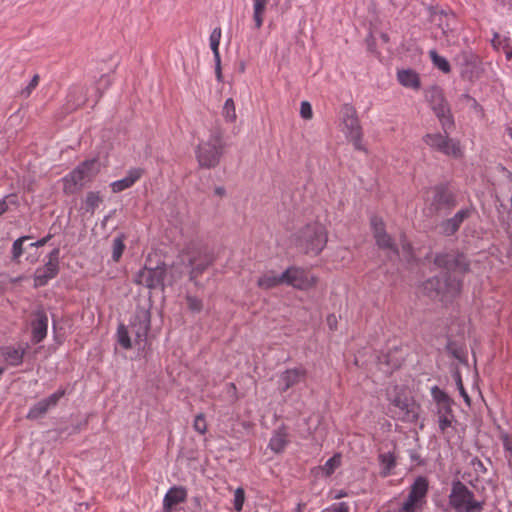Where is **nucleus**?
Returning a JSON list of instances; mask_svg holds the SVG:
<instances>
[{"label": "nucleus", "instance_id": "nucleus-47", "mask_svg": "<svg viewBox=\"0 0 512 512\" xmlns=\"http://www.w3.org/2000/svg\"><path fill=\"white\" fill-rule=\"evenodd\" d=\"M188 307L195 312H199L202 309V302L196 297H187Z\"/></svg>", "mask_w": 512, "mask_h": 512}, {"label": "nucleus", "instance_id": "nucleus-8", "mask_svg": "<svg viewBox=\"0 0 512 512\" xmlns=\"http://www.w3.org/2000/svg\"><path fill=\"white\" fill-rule=\"evenodd\" d=\"M148 262L149 260H147L145 266L136 273L134 282L148 289L163 288L166 277L165 265L161 264L156 267H151Z\"/></svg>", "mask_w": 512, "mask_h": 512}, {"label": "nucleus", "instance_id": "nucleus-44", "mask_svg": "<svg viewBox=\"0 0 512 512\" xmlns=\"http://www.w3.org/2000/svg\"><path fill=\"white\" fill-rule=\"evenodd\" d=\"M193 427L200 434H205L206 433V431H207V423H206L205 417H204V415L202 413L198 414L195 417L194 422H193Z\"/></svg>", "mask_w": 512, "mask_h": 512}, {"label": "nucleus", "instance_id": "nucleus-51", "mask_svg": "<svg viewBox=\"0 0 512 512\" xmlns=\"http://www.w3.org/2000/svg\"><path fill=\"white\" fill-rule=\"evenodd\" d=\"M366 44H367V47H368V50L372 53H377V50L375 49V38L373 37L372 34H370L367 38H366Z\"/></svg>", "mask_w": 512, "mask_h": 512}, {"label": "nucleus", "instance_id": "nucleus-12", "mask_svg": "<svg viewBox=\"0 0 512 512\" xmlns=\"http://www.w3.org/2000/svg\"><path fill=\"white\" fill-rule=\"evenodd\" d=\"M59 249H53L49 254V259L43 267L38 268L34 274V285L36 287L44 286L54 278L58 273Z\"/></svg>", "mask_w": 512, "mask_h": 512}, {"label": "nucleus", "instance_id": "nucleus-38", "mask_svg": "<svg viewBox=\"0 0 512 512\" xmlns=\"http://www.w3.org/2000/svg\"><path fill=\"white\" fill-rule=\"evenodd\" d=\"M117 340H118V343L124 349H130L132 347L131 339H130L128 331L124 325H120L118 327Z\"/></svg>", "mask_w": 512, "mask_h": 512}, {"label": "nucleus", "instance_id": "nucleus-45", "mask_svg": "<svg viewBox=\"0 0 512 512\" xmlns=\"http://www.w3.org/2000/svg\"><path fill=\"white\" fill-rule=\"evenodd\" d=\"M245 500L244 490L237 488L234 493V508L237 511H241Z\"/></svg>", "mask_w": 512, "mask_h": 512}, {"label": "nucleus", "instance_id": "nucleus-61", "mask_svg": "<svg viewBox=\"0 0 512 512\" xmlns=\"http://www.w3.org/2000/svg\"><path fill=\"white\" fill-rule=\"evenodd\" d=\"M381 39L384 43H386L388 41L387 34H381Z\"/></svg>", "mask_w": 512, "mask_h": 512}, {"label": "nucleus", "instance_id": "nucleus-36", "mask_svg": "<svg viewBox=\"0 0 512 512\" xmlns=\"http://www.w3.org/2000/svg\"><path fill=\"white\" fill-rule=\"evenodd\" d=\"M429 54H430V57H431V60H432L433 64L438 69H440L444 73H448L450 71V65H449L448 61L444 57L439 56L436 53L435 50H431L429 52Z\"/></svg>", "mask_w": 512, "mask_h": 512}, {"label": "nucleus", "instance_id": "nucleus-40", "mask_svg": "<svg viewBox=\"0 0 512 512\" xmlns=\"http://www.w3.org/2000/svg\"><path fill=\"white\" fill-rule=\"evenodd\" d=\"M29 239L28 236L18 238L12 245V260L18 262L20 256L23 254V242Z\"/></svg>", "mask_w": 512, "mask_h": 512}, {"label": "nucleus", "instance_id": "nucleus-11", "mask_svg": "<svg viewBox=\"0 0 512 512\" xmlns=\"http://www.w3.org/2000/svg\"><path fill=\"white\" fill-rule=\"evenodd\" d=\"M423 141L431 149L441 152L447 156H461L459 143L440 133H428L423 137Z\"/></svg>", "mask_w": 512, "mask_h": 512}, {"label": "nucleus", "instance_id": "nucleus-56", "mask_svg": "<svg viewBox=\"0 0 512 512\" xmlns=\"http://www.w3.org/2000/svg\"><path fill=\"white\" fill-rule=\"evenodd\" d=\"M492 45L495 48H498V44H500V34H494L493 39L491 40Z\"/></svg>", "mask_w": 512, "mask_h": 512}, {"label": "nucleus", "instance_id": "nucleus-14", "mask_svg": "<svg viewBox=\"0 0 512 512\" xmlns=\"http://www.w3.org/2000/svg\"><path fill=\"white\" fill-rule=\"evenodd\" d=\"M435 264L455 273H463L468 268L466 257L462 254L444 253L435 257Z\"/></svg>", "mask_w": 512, "mask_h": 512}, {"label": "nucleus", "instance_id": "nucleus-28", "mask_svg": "<svg viewBox=\"0 0 512 512\" xmlns=\"http://www.w3.org/2000/svg\"><path fill=\"white\" fill-rule=\"evenodd\" d=\"M342 463V455L340 453H336L334 456L329 458L324 465L316 467L315 474L317 476L321 475L324 477L331 476L336 469H338L341 466Z\"/></svg>", "mask_w": 512, "mask_h": 512}, {"label": "nucleus", "instance_id": "nucleus-24", "mask_svg": "<svg viewBox=\"0 0 512 512\" xmlns=\"http://www.w3.org/2000/svg\"><path fill=\"white\" fill-rule=\"evenodd\" d=\"M284 284L283 272L278 274L273 270L264 272L257 280V286L263 290H269Z\"/></svg>", "mask_w": 512, "mask_h": 512}, {"label": "nucleus", "instance_id": "nucleus-46", "mask_svg": "<svg viewBox=\"0 0 512 512\" xmlns=\"http://www.w3.org/2000/svg\"><path fill=\"white\" fill-rule=\"evenodd\" d=\"M300 115L304 119H311L313 116L312 106L308 101L301 102Z\"/></svg>", "mask_w": 512, "mask_h": 512}, {"label": "nucleus", "instance_id": "nucleus-60", "mask_svg": "<svg viewBox=\"0 0 512 512\" xmlns=\"http://www.w3.org/2000/svg\"><path fill=\"white\" fill-rule=\"evenodd\" d=\"M431 285H432L431 280H428L425 284V290L429 293V295H431Z\"/></svg>", "mask_w": 512, "mask_h": 512}, {"label": "nucleus", "instance_id": "nucleus-50", "mask_svg": "<svg viewBox=\"0 0 512 512\" xmlns=\"http://www.w3.org/2000/svg\"><path fill=\"white\" fill-rule=\"evenodd\" d=\"M215 61V74L218 82H222V69H221V59L214 60Z\"/></svg>", "mask_w": 512, "mask_h": 512}, {"label": "nucleus", "instance_id": "nucleus-5", "mask_svg": "<svg viewBox=\"0 0 512 512\" xmlns=\"http://www.w3.org/2000/svg\"><path fill=\"white\" fill-rule=\"evenodd\" d=\"M98 171L99 168L95 159L84 161L63 178L64 191L66 193L76 192L86 182L90 181Z\"/></svg>", "mask_w": 512, "mask_h": 512}, {"label": "nucleus", "instance_id": "nucleus-20", "mask_svg": "<svg viewBox=\"0 0 512 512\" xmlns=\"http://www.w3.org/2000/svg\"><path fill=\"white\" fill-rule=\"evenodd\" d=\"M187 490L181 486L170 488L163 499V512H172L175 506L185 502Z\"/></svg>", "mask_w": 512, "mask_h": 512}, {"label": "nucleus", "instance_id": "nucleus-52", "mask_svg": "<svg viewBox=\"0 0 512 512\" xmlns=\"http://www.w3.org/2000/svg\"><path fill=\"white\" fill-rule=\"evenodd\" d=\"M503 446L506 451H509L512 455V441L508 437V435L504 434L502 436Z\"/></svg>", "mask_w": 512, "mask_h": 512}, {"label": "nucleus", "instance_id": "nucleus-10", "mask_svg": "<svg viewBox=\"0 0 512 512\" xmlns=\"http://www.w3.org/2000/svg\"><path fill=\"white\" fill-rule=\"evenodd\" d=\"M284 284L292 286L298 290H309L317 283V277L309 271L291 266L283 272Z\"/></svg>", "mask_w": 512, "mask_h": 512}, {"label": "nucleus", "instance_id": "nucleus-33", "mask_svg": "<svg viewBox=\"0 0 512 512\" xmlns=\"http://www.w3.org/2000/svg\"><path fill=\"white\" fill-rule=\"evenodd\" d=\"M267 3H268V0H254L253 18L255 21V28H257V29H259L262 24L263 14L265 12Z\"/></svg>", "mask_w": 512, "mask_h": 512}, {"label": "nucleus", "instance_id": "nucleus-4", "mask_svg": "<svg viewBox=\"0 0 512 512\" xmlns=\"http://www.w3.org/2000/svg\"><path fill=\"white\" fill-rule=\"evenodd\" d=\"M182 262L191 268L190 280L195 281L214 262V257L200 246L191 245L183 252Z\"/></svg>", "mask_w": 512, "mask_h": 512}, {"label": "nucleus", "instance_id": "nucleus-6", "mask_svg": "<svg viewBox=\"0 0 512 512\" xmlns=\"http://www.w3.org/2000/svg\"><path fill=\"white\" fill-rule=\"evenodd\" d=\"M450 504L457 512H480L482 503L474 499L472 492L461 482L453 484Z\"/></svg>", "mask_w": 512, "mask_h": 512}, {"label": "nucleus", "instance_id": "nucleus-3", "mask_svg": "<svg viewBox=\"0 0 512 512\" xmlns=\"http://www.w3.org/2000/svg\"><path fill=\"white\" fill-rule=\"evenodd\" d=\"M390 411L394 417L405 421L414 422L420 413L419 405L403 390L395 388L394 394L389 395Z\"/></svg>", "mask_w": 512, "mask_h": 512}, {"label": "nucleus", "instance_id": "nucleus-25", "mask_svg": "<svg viewBox=\"0 0 512 512\" xmlns=\"http://www.w3.org/2000/svg\"><path fill=\"white\" fill-rule=\"evenodd\" d=\"M304 378V371L300 369H289L281 373L278 384L282 391H286Z\"/></svg>", "mask_w": 512, "mask_h": 512}, {"label": "nucleus", "instance_id": "nucleus-54", "mask_svg": "<svg viewBox=\"0 0 512 512\" xmlns=\"http://www.w3.org/2000/svg\"><path fill=\"white\" fill-rule=\"evenodd\" d=\"M433 394H434V398L437 400V405L440 404V400L442 398V395L443 396H447L444 392L438 390V389H435L433 391Z\"/></svg>", "mask_w": 512, "mask_h": 512}, {"label": "nucleus", "instance_id": "nucleus-37", "mask_svg": "<svg viewBox=\"0 0 512 512\" xmlns=\"http://www.w3.org/2000/svg\"><path fill=\"white\" fill-rule=\"evenodd\" d=\"M125 248L124 237L117 236L113 239L112 243V258L114 261H118L123 254Z\"/></svg>", "mask_w": 512, "mask_h": 512}, {"label": "nucleus", "instance_id": "nucleus-35", "mask_svg": "<svg viewBox=\"0 0 512 512\" xmlns=\"http://www.w3.org/2000/svg\"><path fill=\"white\" fill-rule=\"evenodd\" d=\"M222 115L224 119L229 123H233L236 120L237 114L235 104L232 98H228L225 101L222 109Z\"/></svg>", "mask_w": 512, "mask_h": 512}, {"label": "nucleus", "instance_id": "nucleus-31", "mask_svg": "<svg viewBox=\"0 0 512 512\" xmlns=\"http://www.w3.org/2000/svg\"><path fill=\"white\" fill-rule=\"evenodd\" d=\"M68 103L72 107L76 108L83 105L86 102L85 89L82 86H73L70 88L68 96Z\"/></svg>", "mask_w": 512, "mask_h": 512}, {"label": "nucleus", "instance_id": "nucleus-2", "mask_svg": "<svg viewBox=\"0 0 512 512\" xmlns=\"http://www.w3.org/2000/svg\"><path fill=\"white\" fill-rule=\"evenodd\" d=\"M327 231L320 223H313L302 228L296 236V246L305 254L316 256L327 244Z\"/></svg>", "mask_w": 512, "mask_h": 512}, {"label": "nucleus", "instance_id": "nucleus-9", "mask_svg": "<svg viewBox=\"0 0 512 512\" xmlns=\"http://www.w3.org/2000/svg\"><path fill=\"white\" fill-rule=\"evenodd\" d=\"M428 481L425 477H418L411 486L409 495L401 507V512H416L426 502Z\"/></svg>", "mask_w": 512, "mask_h": 512}, {"label": "nucleus", "instance_id": "nucleus-23", "mask_svg": "<svg viewBox=\"0 0 512 512\" xmlns=\"http://www.w3.org/2000/svg\"><path fill=\"white\" fill-rule=\"evenodd\" d=\"M396 77L398 82L405 88L417 91L421 87L419 74L413 69H398Z\"/></svg>", "mask_w": 512, "mask_h": 512}, {"label": "nucleus", "instance_id": "nucleus-57", "mask_svg": "<svg viewBox=\"0 0 512 512\" xmlns=\"http://www.w3.org/2000/svg\"><path fill=\"white\" fill-rule=\"evenodd\" d=\"M214 193L220 197L224 196L225 195V189L224 187L220 186V187H216L215 190H214Z\"/></svg>", "mask_w": 512, "mask_h": 512}, {"label": "nucleus", "instance_id": "nucleus-49", "mask_svg": "<svg viewBox=\"0 0 512 512\" xmlns=\"http://www.w3.org/2000/svg\"><path fill=\"white\" fill-rule=\"evenodd\" d=\"M328 512H349V508L345 503L341 502L331 506Z\"/></svg>", "mask_w": 512, "mask_h": 512}, {"label": "nucleus", "instance_id": "nucleus-55", "mask_svg": "<svg viewBox=\"0 0 512 512\" xmlns=\"http://www.w3.org/2000/svg\"><path fill=\"white\" fill-rule=\"evenodd\" d=\"M110 79L107 76H102L99 82V85H102L103 88H107L110 85Z\"/></svg>", "mask_w": 512, "mask_h": 512}, {"label": "nucleus", "instance_id": "nucleus-19", "mask_svg": "<svg viewBox=\"0 0 512 512\" xmlns=\"http://www.w3.org/2000/svg\"><path fill=\"white\" fill-rule=\"evenodd\" d=\"M432 109L439 118L444 130L452 126L453 120L450 115L449 107L440 93H436L433 96Z\"/></svg>", "mask_w": 512, "mask_h": 512}, {"label": "nucleus", "instance_id": "nucleus-58", "mask_svg": "<svg viewBox=\"0 0 512 512\" xmlns=\"http://www.w3.org/2000/svg\"><path fill=\"white\" fill-rule=\"evenodd\" d=\"M327 322L329 326L332 328L333 325L336 323V317L334 315H329L327 318Z\"/></svg>", "mask_w": 512, "mask_h": 512}, {"label": "nucleus", "instance_id": "nucleus-30", "mask_svg": "<svg viewBox=\"0 0 512 512\" xmlns=\"http://www.w3.org/2000/svg\"><path fill=\"white\" fill-rule=\"evenodd\" d=\"M437 283L439 286L437 288V293H442L445 297L454 296L457 293H459L460 289H461V282H460V280H458L456 278H454L450 281L445 280L444 286L441 285L439 280H437Z\"/></svg>", "mask_w": 512, "mask_h": 512}, {"label": "nucleus", "instance_id": "nucleus-13", "mask_svg": "<svg viewBox=\"0 0 512 512\" xmlns=\"http://www.w3.org/2000/svg\"><path fill=\"white\" fill-rule=\"evenodd\" d=\"M132 333L135 335V342L141 344L146 340L150 329V312L146 308H137L131 322Z\"/></svg>", "mask_w": 512, "mask_h": 512}, {"label": "nucleus", "instance_id": "nucleus-39", "mask_svg": "<svg viewBox=\"0 0 512 512\" xmlns=\"http://www.w3.org/2000/svg\"><path fill=\"white\" fill-rule=\"evenodd\" d=\"M455 421L453 414H445L438 416V425L442 433L448 434L449 429H452L453 422Z\"/></svg>", "mask_w": 512, "mask_h": 512}, {"label": "nucleus", "instance_id": "nucleus-42", "mask_svg": "<svg viewBox=\"0 0 512 512\" xmlns=\"http://www.w3.org/2000/svg\"><path fill=\"white\" fill-rule=\"evenodd\" d=\"M438 416L440 415H447V414H453L451 409V400L448 396H443L440 400V404H438V410H437Z\"/></svg>", "mask_w": 512, "mask_h": 512}, {"label": "nucleus", "instance_id": "nucleus-41", "mask_svg": "<svg viewBox=\"0 0 512 512\" xmlns=\"http://www.w3.org/2000/svg\"><path fill=\"white\" fill-rule=\"evenodd\" d=\"M39 80H40V77L38 74H35L32 79L30 80V82L28 83L27 86H25L23 89H21L20 91V97L22 98H28L32 92L35 90V88L38 86L39 84Z\"/></svg>", "mask_w": 512, "mask_h": 512}, {"label": "nucleus", "instance_id": "nucleus-59", "mask_svg": "<svg viewBox=\"0 0 512 512\" xmlns=\"http://www.w3.org/2000/svg\"><path fill=\"white\" fill-rule=\"evenodd\" d=\"M7 209V205L5 201H0V215L4 213Z\"/></svg>", "mask_w": 512, "mask_h": 512}, {"label": "nucleus", "instance_id": "nucleus-1", "mask_svg": "<svg viewBox=\"0 0 512 512\" xmlns=\"http://www.w3.org/2000/svg\"><path fill=\"white\" fill-rule=\"evenodd\" d=\"M225 147L224 130L220 126L213 127L208 139L200 141L196 148L199 165L207 169L216 167L220 163Z\"/></svg>", "mask_w": 512, "mask_h": 512}, {"label": "nucleus", "instance_id": "nucleus-43", "mask_svg": "<svg viewBox=\"0 0 512 512\" xmlns=\"http://www.w3.org/2000/svg\"><path fill=\"white\" fill-rule=\"evenodd\" d=\"M220 37L221 34H211L210 36V48L213 51L214 60L221 59L219 53Z\"/></svg>", "mask_w": 512, "mask_h": 512}, {"label": "nucleus", "instance_id": "nucleus-18", "mask_svg": "<svg viewBox=\"0 0 512 512\" xmlns=\"http://www.w3.org/2000/svg\"><path fill=\"white\" fill-rule=\"evenodd\" d=\"M431 193V205H433L436 210L442 208H452L456 205L455 195L447 187L436 186L432 189Z\"/></svg>", "mask_w": 512, "mask_h": 512}, {"label": "nucleus", "instance_id": "nucleus-48", "mask_svg": "<svg viewBox=\"0 0 512 512\" xmlns=\"http://www.w3.org/2000/svg\"><path fill=\"white\" fill-rule=\"evenodd\" d=\"M457 387H458L460 395L463 397L465 403L467 405H470V403H471L470 398H469V396H468V394H467V392H466V390H465V388L463 386V383H462V380H461L460 377L457 378Z\"/></svg>", "mask_w": 512, "mask_h": 512}, {"label": "nucleus", "instance_id": "nucleus-22", "mask_svg": "<svg viewBox=\"0 0 512 512\" xmlns=\"http://www.w3.org/2000/svg\"><path fill=\"white\" fill-rule=\"evenodd\" d=\"M471 215V210L468 208L459 210L452 218L443 221L440 225L443 234L450 236L453 235L461 226L463 221Z\"/></svg>", "mask_w": 512, "mask_h": 512}, {"label": "nucleus", "instance_id": "nucleus-53", "mask_svg": "<svg viewBox=\"0 0 512 512\" xmlns=\"http://www.w3.org/2000/svg\"><path fill=\"white\" fill-rule=\"evenodd\" d=\"M49 239H50V236L44 237L36 242L31 243L29 246L30 247H42L48 242Z\"/></svg>", "mask_w": 512, "mask_h": 512}, {"label": "nucleus", "instance_id": "nucleus-62", "mask_svg": "<svg viewBox=\"0 0 512 512\" xmlns=\"http://www.w3.org/2000/svg\"><path fill=\"white\" fill-rule=\"evenodd\" d=\"M402 247H403V250H409V244H407V243H403Z\"/></svg>", "mask_w": 512, "mask_h": 512}, {"label": "nucleus", "instance_id": "nucleus-29", "mask_svg": "<svg viewBox=\"0 0 512 512\" xmlns=\"http://www.w3.org/2000/svg\"><path fill=\"white\" fill-rule=\"evenodd\" d=\"M287 443L288 440L286 432L284 430H277L269 441V448L275 453H281L284 451Z\"/></svg>", "mask_w": 512, "mask_h": 512}, {"label": "nucleus", "instance_id": "nucleus-16", "mask_svg": "<svg viewBox=\"0 0 512 512\" xmlns=\"http://www.w3.org/2000/svg\"><path fill=\"white\" fill-rule=\"evenodd\" d=\"M371 225L377 245L382 249H387L394 254H398V250L393 240L384 229L382 220L377 217H373L371 219Z\"/></svg>", "mask_w": 512, "mask_h": 512}, {"label": "nucleus", "instance_id": "nucleus-27", "mask_svg": "<svg viewBox=\"0 0 512 512\" xmlns=\"http://www.w3.org/2000/svg\"><path fill=\"white\" fill-rule=\"evenodd\" d=\"M25 354L24 348L3 347L0 348V356L9 365L18 366L22 363Z\"/></svg>", "mask_w": 512, "mask_h": 512}, {"label": "nucleus", "instance_id": "nucleus-15", "mask_svg": "<svg viewBox=\"0 0 512 512\" xmlns=\"http://www.w3.org/2000/svg\"><path fill=\"white\" fill-rule=\"evenodd\" d=\"M456 24V17L453 13H447L442 10H434L430 13V27L431 30H454Z\"/></svg>", "mask_w": 512, "mask_h": 512}, {"label": "nucleus", "instance_id": "nucleus-7", "mask_svg": "<svg viewBox=\"0 0 512 512\" xmlns=\"http://www.w3.org/2000/svg\"><path fill=\"white\" fill-rule=\"evenodd\" d=\"M341 124L342 131L346 138L353 143L354 147L362 150L363 146L362 131L355 108L349 104H345L341 108Z\"/></svg>", "mask_w": 512, "mask_h": 512}, {"label": "nucleus", "instance_id": "nucleus-34", "mask_svg": "<svg viewBox=\"0 0 512 512\" xmlns=\"http://www.w3.org/2000/svg\"><path fill=\"white\" fill-rule=\"evenodd\" d=\"M380 464L382 467V474L387 476L395 466V457L392 453H383L379 456Z\"/></svg>", "mask_w": 512, "mask_h": 512}, {"label": "nucleus", "instance_id": "nucleus-32", "mask_svg": "<svg viewBox=\"0 0 512 512\" xmlns=\"http://www.w3.org/2000/svg\"><path fill=\"white\" fill-rule=\"evenodd\" d=\"M101 202L102 198L98 192H88L85 198L84 208L87 212L93 214Z\"/></svg>", "mask_w": 512, "mask_h": 512}, {"label": "nucleus", "instance_id": "nucleus-26", "mask_svg": "<svg viewBox=\"0 0 512 512\" xmlns=\"http://www.w3.org/2000/svg\"><path fill=\"white\" fill-rule=\"evenodd\" d=\"M142 176V170L134 168L128 171L127 175L117 181L111 183V188L114 193L121 192L130 188Z\"/></svg>", "mask_w": 512, "mask_h": 512}, {"label": "nucleus", "instance_id": "nucleus-21", "mask_svg": "<svg viewBox=\"0 0 512 512\" xmlns=\"http://www.w3.org/2000/svg\"><path fill=\"white\" fill-rule=\"evenodd\" d=\"M48 317L42 310L34 313L32 321V340L35 343L41 342L47 335Z\"/></svg>", "mask_w": 512, "mask_h": 512}, {"label": "nucleus", "instance_id": "nucleus-63", "mask_svg": "<svg viewBox=\"0 0 512 512\" xmlns=\"http://www.w3.org/2000/svg\"><path fill=\"white\" fill-rule=\"evenodd\" d=\"M36 260H37V256H36V257H33V258L31 259V262H35Z\"/></svg>", "mask_w": 512, "mask_h": 512}, {"label": "nucleus", "instance_id": "nucleus-17", "mask_svg": "<svg viewBox=\"0 0 512 512\" xmlns=\"http://www.w3.org/2000/svg\"><path fill=\"white\" fill-rule=\"evenodd\" d=\"M64 396V391L59 390L49 397L37 402L32 406L27 414L29 419H38L42 417L48 410L55 407L58 401Z\"/></svg>", "mask_w": 512, "mask_h": 512}]
</instances>
